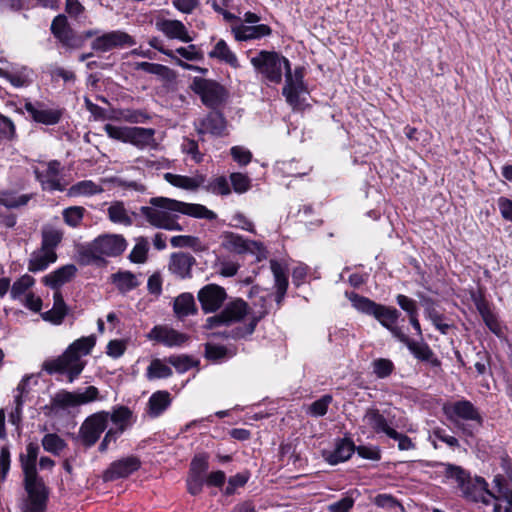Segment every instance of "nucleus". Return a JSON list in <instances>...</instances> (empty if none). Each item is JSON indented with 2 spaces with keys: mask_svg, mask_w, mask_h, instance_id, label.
<instances>
[{
  "mask_svg": "<svg viewBox=\"0 0 512 512\" xmlns=\"http://www.w3.org/2000/svg\"><path fill=\"white\" fill-rule=\"evenodd\" d=\"M251 65L267 81L279 84L285 74V84L282 94L286 102L293 108L301 107L308 94L307 86L304 83V69L296 67L291 69L289 60L275 51L261 50L250 59Z\"/></svg>",
  "mask_w": 512,
  "mask_h": 512,
  "instance_id": "obj_1",
  "label": "nucleus"
},
{
  "mask_svg": "<svg viewBox=\"0 0 512 512\" xmlns=\"http://www.w3.org/2000/svg\"><path fill=\"white\" fill-rule=\"evenodd\" d=\"M150 206L141 207V214L152 226L169 231H181L177 215L181 213L200 219L214 220L217 215L201 204L185 203L166 197H153Z\"/></svg>",
  "mask_w": 512,
  "mask_h": 512,
  "instance_id": "obj_2",
  "label": "nucleus"
},
{
  "mask_svg": "<svg viewBox=\"0 0 512 512\" xmlns=\"http://www.w3.org/2000/svg\"><path fill=\"white\" fill-rule=\"evenodd\" d=\"M39 450L37 444L30 442L26 446V452L20 455L24 488L27 493L20 505L22 512H46L47 510L49 490L36 468Z\"/></svg>",
  "mask_w": 512,
  "mask_h": 512,
  "instance_id": "obj_3",
  "label": "nucleus"
},
{
  "mask_svg": "<svg viewBox=\"0 0 512 512\" xmlns=\"http://www.w3.org/2000/svg\"><path fill=\"white\" fill-rule=\"evenodd\" d=\"M95 344L94 335L81 337L71 343L59 357L45 360L42 369L50 375L65 374L68 382L72 383L85 367L82 357L88 355Z\"/></svg>",
  "mask_w": 512,
  "mask_h": 512,
  "instance_id": "obj_4",
  "label": "nucleus"
},
{
  "mask_svg": "<svg viewBox=\"0 0 512 512\" xmlns=\"http://www.w3.org/2000/svg\"><path fill=\"white\" fill-rule=\"evenodd\" d=\"M126 247L127 242L121 235H101L78 249L79 262L82 265H89L103 257H116L122 254Z\"/></svg>",
  "mask_w": 512,
  "mask_h": 512,
  "instance_id": "obj_5",
  "label": "nucleus"
},
{
  "mask_svg": "<svg viewBox=\"0 0 512 512\" xmlns=\"http://www.w3.org/2000/svg\"><path fill=\"white\" fill-rule=\"evenodd\" d=\"M443 412L465 435L472 436L474 429L482 426L483 418L479 410L469 400H457L444 404Z\"/></svg>",
  "mask_w": 512,
  "mask_h": 512,
  "instance_id": "obj_6",
  "label": "nucleus"
},
{
  "mask_svg": "<svg viewBox=\"0 0 512 512\" xmlns=\"http://www.w3.org/2000/svg\"><path fill=\"white\" fill-rule=\"evenodd\" d=\"M106 134L124 143H129L140 150L157 149L158 143L155 139V130L144 127H120L112 124L104 126Z\"/></svg>",
  "mask_w": 512,
  "mask_h": 512,
  "instance_id": "obj_7",
  "label": "nucleus"
},
{
  "mask_svg": "<svg viewBox=\"0 0 512 512\" xmlns=\"http://www.w3.org/2000/svg\"><path fill=\"white\" fill-rule=\"evenodd\" d=\"M346 296L356 310L373 316L386 329L392 328L393 325L397 324L400 313L396 308L378 304L354 292L346 293Z\"/></svg>",
  "mask_w": 512,
  "mask_h": 512,
  "instance_id": "obj_8",
  "label": "nucleus"
},
{
  "mask_svg": "<svg viewBox=\"0 0 512 512\" xmlns=\"http://www.w3.org/2000/svg\"><path fill=\"white\" fill-rule=\"evenodd\" d=\"M221 246L232 253L251 254L257 261H262L267 257V250L263 243L255 240H249L233 232H224L222 234Z\"/></svg>",
  "mask_w": 512,
  "mask_h": 512,
  "instance_id": "obj_9",
  "label": "nucleus"
},
{
  "mask_svg": "<svg viewBox=\"0 0 512 512\" xmlns=\"http://www.w3.org/2000/svg\"><path fill=\"white\" fill-rule=\"evenodd\" d=\"M202 103L210 108L219 106L227 98L226 89L217 81L202 77H194L190 85Z\"/></svg>",
  "mask_w": 512,
  "mask_h": 512,
  "instance_id": "obj_10",
  "label": "nucleus"
},
{
  "mask_svg": "<svg viewBox=\"0 0 512 512\" xmlns=\"http://www.w3.org/2000/svg\"><path fill=\"white\" fill-rule=\"evenodd\" d=\"M108 422V412L102 411L88 417L80 427L79 434L82 443L87 447L94 445L107 428Z\"/></svg>",
  "mask_w": 512,
  "mask_h": 512,
  "instance_id": "obj_11",
  "label": "nucleus"
},
{
  "mask_svg": "<svg viewBox=\"0 0 512 512\" xmlns=\"http://www.w3.org/2000/svg\"><path fill=\"white\" fill-rule=\"evenodd\" d=\"M248 313V305L242 299H236L228 303L221 313L211 316L206 320V327L212 329L220 325H229L242 320Z\"/></svg>",
  "mask_w": 512,
  "mask_h": 512,
  "instance_id": "obj_12",
  "label": "nucleus"
},
{
  "mask_svg": "<svg viewBox=\"0 0 512 512\" xmlns=\"http://www.w3.org/2000/svg\"><path fill=\"white\" fill-rule=\"evenodd\" d=\"M136 44L135 39L121 30H114L96 37L91 46L100 52H108L116 48L131 47Z\"/></svg>",
  "mask_w": 512,
  "mask_h": 512,
  "instance_id": "obj_13",
  "label": "nucleus"
},
{
  "mask_svg": "<svg viewBox=\"0 0 512 512\" xmlns=\"http://www.w3.org/2000/svg\"><path fill=\"white\" fill-rule=\"evenodd\" d=\"M146 337L169 348L182 347L190 339L189 335L179 332L168 325L154 326Z\"/></svg>",
  "mask_w": 512,
  "mask_h": 512,
  "instance_id": "obj_14",
  "label": "nucleus"
},
{
  "mask_svg": "<svg viewBox=\"0 0 512 512\" xmlns=\"http://www.w3.org/2000/svg\"><path fill=\"white\" fill-rule=\"evenodd\" d=\"M198 300L205 313L217 311L227 298L226 291L217 284H207L198 292Z\"/></svg>",
  "mask_w": 512,
  "mask_h": 512,
  "instance_id": "obj_15",
  "label": "nucleus"
},
{
  "mask_svg": "<svg viewBox=\"0 0 512 512\" xmlns=\"http://www.w3.org/2000/svg\"><path fill=\"white\" fill-rule=\"evenodd\" d=\"M486 481L481 477H468L460 488L465 499L472 502H481L485 505L491 503L492 491L487 488Z\"/></svg>",
  "mask_w": 512,
  "mask_h": 512,
  "instance_id": "obj_16",
  "label": "nucleus"
},
{
  "mask_svg": "<svg viewBox=\"0 0 512 512\" xmlns=\"http://www.w3.org/2000/svg\"><path fill=\"white\" fill-rule=\"evenodd\" d=\"M36 179L41 183L44 190L63 191L64 187L60 183V163L56 160L50 161L43 168L34 170Z\"/></svg>",
  "mask_w": 512,
  "mask_h": 512,
  "instance_id": "obj_17",
  "label": "nucleus"
},
{
  "mask_svg": "<svg viewBox=\"0 0 512 512\" xmlns=\"http://www.w3.org/2000/svg\"><path fill=\"white\" fill-rule=\"evenodd\" d=\"M140 460L137 457L129 456L119 459L110 464L103 474L104 481H114L125 478L140 468Z\"/></svg>",
  "mask_w": 512,
  "mask_h": 512,
  "instance_id": "obj_18",
  "label": "nucleus"
},
{
  "mask_svg": "<svg viewBox=\"0 0 512 512\" xmlns=\"http://www.w3.org/2000/svg\"><path fill=\"white\" fill-rule=\"evenodd\" d=\"M495 492H492L491 500H495L493 512H512V489L508 487L506 480L501 475L493 479Z\"/></svg>",
  "mask_w": 512,
  "mask_h": 512,
  "instance_id": "obj_19",
  "label": "nucleus"
},
{
  "mask_svg": "<svg viewBox=\"0 0 512 512\" xmlns=\"http://www.w3.org/2000/svg\"><path fill=\"white\" fill-rule=\"evenodd\" d=\"M155 26L158 31L162 32L169 39H177L184 43H189L193 39L185 25L179 20L159 19Z\"/></svg>",
  "mask_w": 512,
  "mask_h": 512,
  "instance_id": "obj_20",
  "label": "nucleus"
},
{
  "mask_svg": "<svg viewBox=\"0 0 512 512\" xmlns=\"http://www.w3.org/2000/svg\"><path fill=\"white\" fill-rule=\"evenodd\" d=\"M231 32L237 41H249L270 36L272 29L266 24L245 25L243 23L234 25Z\"/></svg>",
  "mask_w": 512,
  "mask_h": 512,
  "instance_id": "obj_21",
  "label": "nucleus"
},
{
  "mask_svg": "<svg viewBox=\"0 0 512 512\" xmlns=\"http://www.w3.org/2000/svg\"><path fill=\"white\" fill-rule=\"evenodd\" d=\"M24 108L34 121L44 125L57 124L62 115L58 109H44L42 104H33L30 101L25 102Z\"/></svg>",
  "mask_w": 512,
  "mask_h": 512,
  "instance_id": "obj_22",
  "label": "nucleus"
},
{
  "mask_svg": "<svg viewBox=\"0 0 512 512\" xmlns=\"http://www.w3.org/2000/svg\"><path fill=\"white\" fill-rule=\"evenodd\" d=\"M195 127L199 134L220 136L226 128V121L221 113L214 111L196 122Z\"/></svg>",
  "mask_w": 512,
  "mask_h": 512,
  "instance_id": "obj_23",
  "label": "nucleus"
},
{
  "mask_svg": "<svg viewBox=\"0 0 512 512\" xmlns=\"http://www.w3.org/2000/svg\"><path fill=\"white\" fill-rule=\"evenodd\" d=\"M57 261L56 251L48 250L42 246L34 250L28 260V271L37 273L46 270L49 265Z\"/></svg>",
  "mask_w": 512,
  "mask_h": 512,
  "instance_id": "obj_24",
  "label": "nucleus"
},
{
  "mask_svg": "<svg viewBox=\"0 0 512 512\" xmlns=\"http://www.w3.org/2000/svg\"><path fill=\"white\" fill-rule=\"evenodd\" d=\"M77 273L74 264L64 265L42 278L43 283L56 291L65 283L69 282Z\"/></svg>",
  "mask_w": 512,
  "mask_h": 512,
  "instance_id": "obj_25",
  "label": "nucleus"
},
{
  "mask_svg": "<svg viewBox=\"0 0 512 512\" xmlns=\"http://www.w3.org/2000/svg\"><path fill=\"white\" fill-rule=\"evenodd\" d=\"M194 264L193 256L183 252L174 253L170 258L169 270L180 278H186L190 276Z\"/></svg>",
  "mask_w": 512,
  "mask_h": 512,
  "instance_id": "obj_26",
  "label": "nucleus"
},
{
  "mask_svg": "<svg viewBox=\"0 0 512 512\" xmlns=\"http://www.w3.org/2000/svg\"><path fill=\"white\" fill-rule=\"evenodd\" d=\"M164 179L169 184L185 190H196L205 183V177L202 174H195L194 176L189 177L173 173H165Z\"/></svg>",
  "mask_w": 512,
  "mask_h": 512,
  "instance_id": "obj_27",
  "label": "nucleus"
},
{
  "mask_svg": "<svg viewBox=\"0 0 512 512\" xmlns=\"http://www.w3.org/2000/svg\"><path fill=\"white\" fill-rule=\"evenodd\" d=\"M171 404V397L167 391L154 392L147 403L146 412L151 418L159 417Z\"/></svg>",
  "mask_w": 512,
  "mask_h": 512,
  "instance_id": "obj_28",
  "label": "nucleus"
},
{
  "mask_svg": "<svg viewBox=\"0 0 512 512\" xmlns=\"http://www.w3.org/2000/svg\"><path fill=\"white\" fill-rule=\"evenodd\" d=\"M54 304L53 307L42 314L45 321L53 324H60L67 314V306L64 302L63 296L59 290L53 294Z\"/></svg>",
  "mask_w": 512,
  "mask_h": 512,
  "instance_id": "obj_29",
  "label": "nucleus"
},
{
  "mask_svg": "<svg viewBox=\"0 0 512 512\" xmlns=\"http://www.w3.org/2000/svg\"><path fill=\"white\" fill-rule=\"evenodd\" d=\"M173 311L179 319L195 314L197 308L193 295L185 292L177 296L173 303Z\"/></svg>",
  "mask_w": 512,
  "mask_h": 512,
  "instance_id": "obj_30",
  "label": "nucleus"
},
{
  "mask_svg": "<svg viewBox=\"0 0 512 512\" xmlns=\"http://www.w3.org/2000/svg\"><path fill=\"white\" fill-rule=\"evenodd\" d=\"M209 57L219 59L233 68H238L239 62L236 54L229 48L227 43L220 39L209 52Z\"/></svg>",
  "mask_w": 512,
  "mask_h": 512,
  "instance_id": "obj_31",
  "label": "nucleus"
},
{
  "mask_svg": "<svg viewBox=\"0 0 512 512\" xmlns=\"http://www.w3.org/2000/svg\"><path fill=\"white\" fill-rule=\"evenodd\" d=\"M64 231L52 225H45L41 232V246L52 251H56L57 246L61 243Z\"/></svg>",
  "mask_w": 512,
  "mask_h": 512,
  "instance_id": "obj_32",
  "label": "nucleus"
},
{
  "mask_svg": "<svg viewBox=\"0 0 512 512\" xmlns=\"http://www.w3.org/2000/svg\"><path fill=\"white\" fill-rule=\"evenodd\" d=\"M353 452L354 444L349 440L343 439L337 442L334 451L326 456V460L330 464L335 465L349 459Z\"/></svg>",
  "mask_w": 512,
  "mask_h": 512,
  "instance_id": "obj_33",
  "label": "nucleus"
},
{
  "mask_svg": "<svg viewBox=\"0 0 512 512\" xmlns=\"http://www.w3.org/2000/svg\"><path fill=\"white\" fill-rule=\"evenodd\" d=\"M34 284L35 279L31 275H22L9 288L11 299L18 301L22 300V298H24L28 293H31L30 289Z\"/></svg>",
  "mask_w": 512,
  "mask_h": 512,
  "instance_id": "obj_34",
  "label": "nucleus"
},
{
  "mask_svg": "<svg viewBox=\"0 0 512 512\" xmlns=\"http://www.w3.org/2000/svg\"><path fill=\"white\" fill-rule=\"evenodd\" d=\"M363 423L371 427L377 433H385L388 436V431L393 430L389 427L385 417L380 414L377 409H368L363 416Z\"/></svg>",
  "mask_w": 512,
  "mask_h": 512,
  "instance_id": "obj_35",
  "label": "nucleus"
},
{
  "mask_svg": "<svg viewBox=\"0 0 512 512\" xmlns=\"http://www.w3.org/2000/svg\"><path fill=\"white\" fill-rule=\"evenodd\" d=\"M103 192L101 185L92 180H83L73 184L67 192L70 197L92 196Z\"/></svg>",
  "mask_w": 512,
  "mask_h": 512,
  "instance_id": "obj_36",
  "label": "nucleus"
},
{
  "mask_svg": "<svg viewBox=\"0 0 512 512\" xmlns=\"http://www.w3.org/2000/svg\"><path fill=\"white\" fill-rule=\"evenodd\" d=\"M270 268L273 273L275 286L277 289V301L280 302L281 299L284 297L288 287L286 269L283 267L281 263H279L276 260L270 261Z\"/></svg>",
  "mask_w": 512,
  "mask_h": 512,
  "instance_id": "obj_37",
  "label": "nucleus"
},
{
  "mask_svg": "<svg viewBox=\"0 0 512 512\" xmlns=\"http://www.w3.org/2000/svg\"><path fill=\"white\" fill-rule=\"evenodd\" d=\"M107 213L109 220L113 223L124 226H130L132 224V217L123 202H112L108 207Z\"/></svg>",
  "mask_w": 512,
  "mask_h": 512,
  "instance_id": "obj_38",
  "label": "nucleus"
},
{
  "mask_svg": "<svg viewBox=\"0 0 512 512\" xmlns=\"http://www.w3.org/2000/svg\"><path fill=\"white\" fill-rule=\"evenodd\" d=\"M76 406H79V401L77 393L73 392L60 391L51 400V409L53 411L66 410Z\"/></svg>",
  "mask_w": 512,
  "mask_h": 512,
  "instance_id": "obj_39",
  "label": "nucleus"
},
{
  "mask_svg": "<svg viewBox=\"0 0 512 512\" xmlns=\"http://www.w3.org/2000/svg\"><path fill=\"white\" fill-rule=\"evenodd\" d=\"M111 278L112 282L123 293L131 291L139 285L137 277L129 271L115 273Z\"/></svg>",
  "mask_w": 512,
  "mask_h": 512,
  "instance_id": "obj_40",
  "label": "nucleus"
},
{
  "mask_svg": "<svg viewBox=\"0 0 512 512\" xmlns=\"http://www.w3.org/2000/svg\"><path fill=\"white\" fill-rule=\"evenodd\" d=\"M86 209L82 206H70L62 211V218L64 223L71 228H78L81 226Z\"/></svg>",
  "mask_w": 512,
  "mask_h": 512,
  "instance_id": "obj_41",
  "label": "nucleus"
},
{
  "mask_svg": "<svg viewBox=\"0 0 512 512\" xmlns=\"http://www.w3.org/2000/svg\"><path fill=\"white\" fill-rule=\"evenodd\" d=\"M172 375V369L161 359H153L146 369L148 380L168 378Z\"/></svg>",
  "mask_w": 512,
  "mask_h": 512,
  "instance_id": "obj_42",
  "label": "nucleus"
},
{
  "mask_svg": "<svg viewBox=\"0 0 512 512\" xmlns=\"http://www.w3.org/2000/svg\"><path fill=\"white\" fill-rule=\"evenodd\" d=\"M171 245L173 247H190L197 252L206 250V246L199 238L188 235L173 236L171 238Z\"/></svg>",
  "mask_w": 512,
  "mask_h": 512,
  "instance_id": "obj_43",
  "label": "nucleus"
},
{
  "mask_svg": "<svg viewBox=\"0 0 512 512\" xmlns=\"http://www.w3.org/2000/svg\"><path fill=\"white\" fill-rule=\"evenodd\" d=\"M31 195L23 194L17 195L12 192L0 193V204L7 208H18L24 206L30 200Z\"/></svg>",
  "mask_w": 512,
  "mask_h": 512,
  "instance_id": "obj_44",
  "label": "nucleus"
},
{
  "mask_svg": "<svg viewBox=\"0 0 512 512\" xmlns=\"http://www.w3.org/2000/svg\"><path fill=\"white\" fill-rule=\"evenodd\" d=\"M443 473L444 476L448 479H452L457 483L458 488L460 489L465 481L470 476L464 469L460 466H455L452 464H444L443 465Z\"/></svg>",
  "mask_w": 512,
  "mask_h": 512,
  "instance_id": "obj_45",
  "label": "nucleus"
},
{
  "mask_svg": "<svg viewBox=\"0 0 512 512\" xmlns=\"http://www.w3.org/2000/svg\"><path fill=\"white\" fill-rule=\"evenodd\" d=\"M132 416V412L129 408L120 406L109 414V420H111L117 429H121L122 432L128 427L129 420Z\"/></svg>",
  "mask_w": 512,
  "mask_h": 512,
  "instance_id": "obj_46",
  "label": "nucleus"
},
{
  "mask_svg": "<svg viewBox=\"0 0 512 512\" xmlns=\"http://www.w3.org/2000/svg\"><path fill=\"white\" fill-rule=\"evenodd\" d=\"M43 448L50 453L58 455L65 447V442L57 434H46L42 439Z\"/></svg>",
  "mask_w": 512,
  "mask_h": 512,
  "instance_id": "obj_47",
  "label": "nucleus"
},
{
  "mask_svg": "<svg viewBox=\"0 0 512 512\" xmlns=\"http://www.w3.org/2000/svg\"><path fill=\"white\" fill-rule=\"evenodd\" d=\"M373 372L378 378H386L394 370V364L391 360L379 358L372 362Z\"/></svg>",
  "mask_w": 512,
  "mask_h": 512,
  "instance_id": "obj_48",
  "label": "nucleus"
},
{
  "mask_svg": "<svg viewBox=\"0 0 512 512\" xmlns=\"http://www.w3.org/2000/svg\"><path fill=\"white\" fill-rule=\"evenodd\" d=\"M406 346L410 352L419 360L428 361L433 355L432 350L425 343H419L410 340Z\"/></svg>",
  "mask_w": 512,
  "mask_h": 512,
  "instance_id": "obj_49",
  "label": "nucleus"
},
{
  "mask_svg": "<svg viewBox=\"0 0 512 512\" xmlns=\"http://www.w3.org/2000/svg\"><path fill=\"white\" fill-rule=\"evenodd\" d=\"M148 242L144 238H140L132 251L130 252L129 259L134 263H144L147 258Z\"/></svg>",
  "mask_w": 512,
  "mask_h": 512,
  "instance_id": "obj_50",
  "label": "nucleus"
},
{
  "mask_svg": "<svg viewBox=\"0 0 512 512\" xmlns=\"http://www.w3.org/2000/svg\"><path fill=\"white\" fill-rule=\"evenodd\" d=\"M116 119L124 120L129 123H143L148 117L139 110L122 109L116 112Z\"/></svg>",
  "mask_w": 512,
  "mask_h": 512,
  "instance_id": "obj_51",
  "label": "nucleus"
},
{
  "mask_svg": "<svg viewBox=\"0 0 512 512\" xmlns=\"http://www.w3.org/2000/svg\"><path fill=\"white\" fill-rule=\"evenodd\" d=\"M205 188L214 194L228 195L230 193L229 183L223 176L212 179Z\"/></svg>",
  "mask_w": 512,
  "mask_h": 512,
  "instance_id": "obj_52",
  "label": "nucleus"
},
{
  "mask_svg": "<svg viewBox=\"0 0 512 512\" xmlns=\"http://www.w3.org/2000/svg\"><path fill=\"white\" fill-rule=\"evenodd\" d=\"M217 273L223 277H233L237 274L240 265L231 260H218L215 264Z\"/></svg>",
  "mask_w": 512,
  "mask_h": 512,
  "instance_id": "obj_53",
  "label": "nucleus"
},
{
  "mask_svg": "<svg viewBox=\"0 0 512 512\" xmlns=\"http://www.w3.org/2000/svg\"><path fill=\"white\" fill-rule=\"evenodd\" d=\"M331 402L332 396L324 395L310 405L309 413L316 417L324 416L327 413L328 406Z\"/></svg>",
  "mask_w": 512,
  "mask_h": 512,
  "instance_id": "obj_54",
  "label": "nucleus"
},
{
  "mask_svg": "<svg viewBox=\"0 0 512 512\" xmlns=\"http://www.w3.org/2000/svg\"><path fill=\"white\" fill-rule=\"evenodd\" d=\"M5 79L17 88L28 86L31 82L30 73L27 69L16 73L7 72Z\"/></svg>",
  "mask_w": 512,
  "mask_h": 512,
  "instance_id": "obj_55",
  "label": "nucleus"
},
{
  "mask_svg": "<svg viewBox=\"0 0 512 512\" xmlns=\"http://www.w3.org/2000/svg\"><path fill=\"white\" fill-rule=\"evenodd\" d=\"M230 180L233 186V189L236 193H244L250 188V179L247 175L242 173H232L230 175Z\"/></svg>",
  "mask_w": 512,
  "mask_h": 512,
  "instance_id": "obj_56",
  "label": "nucleus"
},
{
  "mask_svg": "<svg viewBox=\"0 0 512 512\" xmlns=\"http://www.w3.org/2000/svg\"><path fill=\"white\" fill-rule=\"evenodd\" d=\"M167 362L172 365L179 373L188 371L192 365V360L185 355L170 356Z\"/></svg>",
  "mask_w": 512,
  "mask_h": 512,
  "instance_id": "obj_57",
  "label": "nucleus"
},
{
  "mask_svg": "<svg viewBox=\"0 0 512 512\" xmlns=\"http://www.w3.org/2000/svg\"><path fill=\"white\" fill-rule=\"evenodd\" d=\"M33 382L34 385L38 383L37 378L33 374L25 375L16 387V394L14 397H20L24 400V397L30 392V384Z\"/></svg>",
  "mask_w": 512,
  "mask_h": 512,
  "instance_id": "obj_58",
  "label": "nucleus"
},
{
  "mask_svg": "<svg viewBox=\"0 0 512 512\" xmlns=\"http://www.w3.org/2000/svg\"><path fill=\"white\" fill-rule=\"evenodd\" d=\"M135 69L161 76H164L169 71L168 67L164 65L150 62H138L135 64Z\"/></svg>",
  "mask_w": 512,
  "mask_h": 512,
  "instance_id": "obj_59",
  "label": "nucleus"
},
{
  "mask_svg": "<svg viewBox=\"0 0 512 512\" xmlns=\"http://www.w3.org/2000/svg\"><path fill=\"white\" fill-rule=\"evenodd\" d=\"M230 153L232 158L240 165H247L252 159V153L243 146H233Z\"/></svg>",
  "mask_w": 512,
  "mask_h": 512,
  "instance_id": "obj_60",
  "label": "nucleus"
},
{
  "mask_svg": "<svg viewBox=\"0 0 512 512\" xmlns=\"http://www.w3.org/2000/svg\"><path fill=\"white\" fill-rule=\"evenodd\" d=\"M388 437L398 441L399 450L407 451L415 448L414 443L408 436L397 432L395 429L388 431Z\"/></svg>",
  "mask_w": 512,
  "mask_h": 512,
  "instance_id": "obj_61",
  "label": "nucleus"
},
{
  "mask_svg": "<svg viewBox=\"0 0 512 512\" xmlns=\"http://www.w3.org/2000/svg\"><path fill=\"white\" fill-rule=\"evenodd\" d=\"M232 226L255 233L254 224L242 213H236L231 218Z\"/></svg>",
  "mask_w": 512,
  "mask_h": 512,
  "instance_id": "obj_62",
  "label": "nucleus"
},
{
  "mask_svg": "<svg viewBox=\"0 0 512 512\" xmlns=\"http://www.w3.org/2000/svg\"><path fill=\"white\" fill-rule=\"evenodd\" d=\"M180 56L189 61H197L202 59V53L193 44L187 47H179L175 50Z\"/></svg>",
  "mask_w": 512,
  "mask_h": 512,
  "instance_id": "obj_63",
  "label": "nucleus"
},
{
  "mask_svg": "<svg viewBox=\"0 0 512 512\" xmlns=\"http://www.w3.org/2000/svg\"><path fill=\"white\" fill-rule=\"evenodd\" d=\"M354 505V499L346 496L328 506V512H349Z\"/></svg>",
  "mask_w": 512,
  "mask_h": 512,
  "instance_id": "obj_64",
  "label": "nucleus"
}]
</instances>
